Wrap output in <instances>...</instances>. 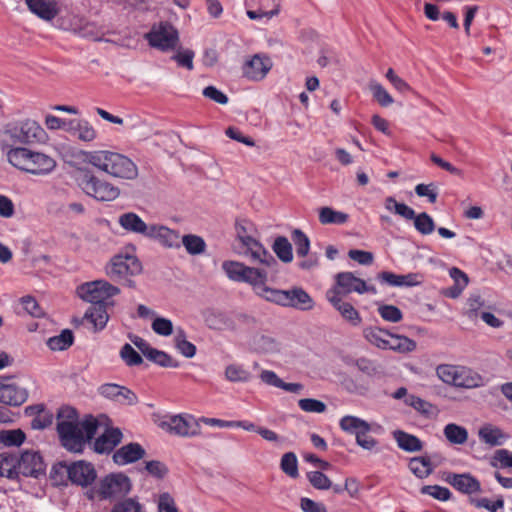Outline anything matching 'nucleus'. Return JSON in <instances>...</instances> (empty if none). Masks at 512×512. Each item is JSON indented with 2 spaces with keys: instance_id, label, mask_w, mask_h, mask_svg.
<instances>
[{
  "instance_id": "bf43d9fd",
  "label": "nucleus",
  "mask_w": 512,
  "mask_h": 512,
  "mask_svg": "<svg viewBox=\"0 0 512 512\" xmlns=\"http://www.w3.org/2000/svg\"><path fill=\"white\" fill-rule=\"evenodd\" d=\"M404 403L413 407L416 411L423 415H429L431 413L432 405L418 396L409 395L404 399Z\"/></svg>"
},
{
  "instance_id": "9b49d317",
  "label": "nucleus",
  "mask_w": 512,
  "mask_h": 512,
  "mask_svg": "<svg viewBox=\"0 0 512 512\" xmlns=\"http://www.w3.org/2000/svg\"><path fill=\"white\" fill-rule=\"evenodd\" d=\"M66 473L68 479L75 485L87 487L91 485L97 478V472L92 463L80 460L71 464L59 463L58 466L53 467L54 472Z\"/></svg>"
},
{
  "instance_id": "412c9836",
  "label": "nucleus",
  "mask_w": 512,
  "mask_h": 512,
  "mask_svg": "<svg viewBox=\"0 0 512 512\" xmlns=\"http://www.w3.org/2000/svg\"><path fill=\"white\" fill-rule=\"evenodd\" d=\"M147 238L153 239L168 249H178L181 247L180 234L163 225L151 224Z\"/></svg>"
},
{
  "instance_id": "680f3d73",
  "label": "nucleus",
  "mask_w": 512,
  "mask_h": 512,
  "mask_svg": "<svg viewBox=\"0 0 512 512\" xmlns=\"http://www.w3.org/2000/svg\"><path fill=\"white\" fill-rule=\"evenodd\" d=\"M147 473L157 479H163L168 474V467L161 461L151 460L145 463Z\"/></svg>"
},
{
  "instance_id": "f03ea898",
  "label": "nucleus",
  "mask_w": 512,
  "mask_h": 512,
  "mask_svg": "<svg viewBox=\"0 0 512 512\" xmlns=\"http://www.w3.org/2000/svg\"><path fill=\"white\" fill-rule=\"evenodd\" d=\"M57 420L61 444L72 452H82L85 444L97 433L98 421L89 415L80 422L77 411L72 407L61 408Z\"/></svg>"
},
{
  "instance_id": "f3484780",
  "label": "nucleus",
  "mask_w": 512,
  "mask_h": 512,
  "mask_svg": "<svg viewBox=\"0 0 512 512\" xmlns=\"http://www.w3.org/2000/svg\"><path fill=\"white\" fill-rule=\"evenodd\" d=\"M276 272L277 267L268 268L267 266H263L260 272V278L255 281L256 283L252 285V288L258 296L265 300L284 306V301L287 299L285 290L270 288L266 285L269 274Z\"/></svg>"
},
{
  "instance_id": "6ab92c4d",
  "label": "nucleus",
  "mask_w": 512,
  "mask_h": 512,
  "mask_svg": "<svg viewBox=\"0 0 512 512\" xmlns=\"http://www.w3.org/2000/svg\"><path fill=\"white\" fill-rule=\"evenodd\" d=\"M46 465L39 452L24 451L18 457V471L26 477H35L45 473Z\"/></svg>"
},
{
  "instance_id": "4468645a",
  "label": "nucleus",
  "mask_w": 512,
  "mask_h": 512,
  "mask_svg": "<svg viewBox=\"0 0 512 512\" xmlns=\"http://www.w3.org/2000/svg\"><path fill=\"white\" fill-rule=\"evenodd\" d=\"M238 241L246 249L245 254L254 263H259L268 268L278 267V261L267 251L264 246L254 237V233L239 238Z\"/></svg>"
},
{
  "instance_id": "13d9d810",
  "label": "nucleus",
  "mask_w": 512,
  "mask_h": 512,
  "mask_svg": "<svg viewBox=\"0 0 512 512\" xmlns=\"http://www.w3.org/2000/svg\"><path fill=\"white\" fill-rule=\"evenodd\" d=\"M151 328L156 334L161 336H170L174 331L172 321L159 316L154 318Z\"/></svg>"
},
{
  "instance_id": "b1692460",
  "label": "nucleus",
  "mask_w": 512,
  "mask_h": 512,
  "mask_svg": "<svg viewBox=\"0 0 512 512\" xmlns=\"http://www.w3.org/2000/svg\"><path fill=\"white\" fill-rule=\"evenodd\" d=\"M272 68L269 57L260 54L254 55L243 67V74L254 81L262 80Z\"/></svg>"
},
{
  "instance_id": "338daca9",
  "label": "nucleus",
  "mask_w": 512,
  "mask_h": 512,
  "mask_svg": "<svg viewBox=\"0 0 512 512\" xmlns=\"http://www.w3.org/2000/svg\"><path fill=\"white\" fill-rule=\"evenodd\" d=\"M23 309L33 317H41L43 315V310L39 306L38 302L35 298L31 296H24L20 300Z\"/></svg>"
},
{
  "instance_id": "8fccbe9b",
  "label": "nucleus",
  "mask_w": 512,
  "mask_h": 512,
  "mask_svg": "<svg viewBox=\"0 0 512 512\" xmlns=\"http://www.w3.org/2000/svg\"><path fill=\"white\" fill-rule=\"evenodd\" d=\"M281 470L289 477L295 479L299 476L297 456L293 452L283 454L280 461Z\"/></svg>"
},
{
  "instance_id": "e2e57ef3",
  "label": "nucleus",
  "mask_w": 512,
  "mask_h": 512,
  "mask_svg": "<svg viewBox=\"0 0 512 512\" xmlns=\"http://www.w3.org/2000/svg\"><path fill=\"white\" fill-rule=\"evenodd\" d=\"M111 512H142V506L137 500L126 498L117 502Z\"/></svg>"
},
{
  "instance_id": "c9c22d12",
  "label": "nucleus",
  "mask_w": 512,
  "mask_h": 512,
  "mask_svg": "<svg viewBox=\"0 0 512 512\" xmlns=\"http://www.w3.org/2000/svg\"><path fill=\"white\" fill-rule=\"evenodd\" d=\"M349 215L342 211L334 210L329 206L319 209V222L322 225H341L348 221Z\"/></svg>"
},
{
  "instance_id": "9d476101",
  "label": "nucleus",
  "mask_w": 512,
  "mask_h": 512,
  "mask_svg": "<svg viewBox=\"0 0 512 512\" xmlns=\"http://www.w3.org/2000/svg\"><path fill=\"white\" fill-rule=\"evenodd\" d=\"M132 483L123 473H111L99 481L100 500H114L126 496Z\"/></svg>"
},
{
  "instance_id": "774afa93",
  "label": "nucleus",
  "mask_w": 512,
  "mask_h": 512,
  "mask_svg": "<svg viewBox=\"0 0 512 512\" xmlns=\"http://www.w3.org/2000/svg\"><path fill=\"white\" fill-rule=\"evenodd\" d=\"M53 422V414L45 408L36 417L31 420L30 426L33 429H44L50 426Z\"/></svg>"
},
{
  "instance_id": "a18cd8bd",
  "label": "nucleus",
  "mask_w": 512,
  "mask_h": 512,
  "mask_svg": "<svg viewBox=\"0 0 512 512\" xmlns=\"http://www.w3.org/2000/svg\"><path fill=\"white\" fill-rule=\"evenodd\" d=\"M384 206L386 210L389 212H394L405 220H410L412 217H414V210L411 207L405 203L396 201V199L392 196H389L385 199Z\"/></svg>"
},
{
  "instance_id": "49530a36",
  "label": "nucleus",
  "mask_w": 512,
  "mask_h": 512,
  "mask_svg": "<svg viewBox=\"0 0 512 512\" xmlns=\"http://www.w3.org/2000/svg\"><path fill=\"white\" fill-rule=\"evenodd\" d=\"M369 90L371 91L374 100L382 107H388L393 104L394 100L389 92L378 82L370 81Z\"/></svg>"
},
{
  "instance_id": "dca6fc26",
  "label": "nucleus",
  "mask_w": 512,
  "mask_h": 512,
  "mask_svg": "<svg viewBox=\"0 0 512 512\" xmlns=\"http://www.w3.org/2000/svg\"><path fill=\"white\" fill-rule=\"evenodd\" d=\"M336 284L330 290H338L339 296L347 295L353 292L364 294L367 292L376 293L373 286H368L366 282L356 276L352 272H340L335 275Z\"/></svg>"
},
{
  "instance_id": "ea45409f",
  "label": "nucleus",
  "mask_w": 512,
  "mask_h": 512,
  "mask_svg": "<svg viewBox=\"0 0 512 512\" xmlns=\"http://www.w3.org/2000/svg\"><path fill=\"white\" fill-rule=\"evenodd\" d=\"M73 342V332L70 329H64L59 335L50 337L47 340V346L52 351H64L70 348Z\"/></svg>"
},
{
  "instance_id": "09e8293b",
  "label": "nucleus",
  "mask_w": 512,
  "mask_h": 512,
  "mask_svg": "<svg viewBox=\"0 0 512 512\" xmlns=\"http://www.w3.org/2000/svg\"><path fill=\"white\" fill-rule=\"evenodd\" d=\"M225 376L231 382H248L252 378L251 372L238 364L227 366Z\"/></svg>"
},
{
  "instance_id": "2eb2a0df",
  "label": "nucleus",
  "mask_w": 512,
  "mask_h": 512,
  "mask_svg": "<svg viewBox=\"0 0 512 512\" xmlns=\"http://www.w3.org/2000/svg\"><path fill=\"white\" fill-rule=\"evenodd\" d=\"M222 269L230 280L247 283L250 286L256 283L262 271V267H249L237 261H224Z\"/></svg>"
},
{
  "instance_id": "e433bc0d",
  "label": "nucleus",
  "mask_w": 512,
  "mask_h": 512,
  "mask_svg": "<svg viewBox=\"0 0 512 512\" xmlns=\"http://www.w3.org/2000/svg\"><path fill=\"white\" fill-rule=\"evenodd\" d=\"M443 434L447 441L453 445H463L468 440V431L465 427L449 423L443 429Z\"/></svg>"
},
{
  "instance_id": "c03bdc74",
  "label": "nucleus",
  "mask_w": 512,
  "mask_h": 512,
  "mask_svg": "<svg viewBox=\"0 0 512 512\" xmlns=\"http://www.w3.org/2000/svg\"><path fill=\"white\" fill-rule=\"evenodd\" d=\"M414 228L422 235H429L435 230L433 218L426 212L416 214L412 217Z\"/></svg>"
},
{
  "instance_id": "20e7f679",
  "label": "nucleus",
  "mask_w": 512,
  "mask_h": 512,
  "mask_svg": "<svg viewBox=\"0 0 512 512\" xmlns=\"http://www.w3.org/2000/svg\"><path fill=\"white\" fill-rule=\"evenodd\" d=\"M86 161L97 169L124 180L138 177L137 165L127 156L106 150L86 153Z\"/></svg>"
},
{
  "instance_id": "39448f33",
  "label": "nucleus",
  "mask_w": 512,
  "mask_h": 512,
  "mask_svg": "<svg viewBox=\"0 0 512 512\" xmlns=\"http://www.w3.org/2000/svg\"><path fill=\"white\" fill-rule=\"evenodd\" d=\"M3 135L11 146L41 144L47 139L41 125L30 118L10 121L4 126Z\"/></svg>"
},
{
  "instance_id": "a878e982",
  "label": "nucleus",
  "mask_w": 512,
  "mask_h": 512,
  "mask_svg": "<svg viewBox=\"0 0 512 512\" xmlns=\"http://www.w3.org/2000/svg\"><path fill=\"white\" fill-rule=\"evenodd\" d=\"M145 454V449L139 443L131 442L114 452L113 461L117 465L123 466L142 459Z\"/></svg>"
},
{
  "instance_id": "4be33fe9",
  "label": "nucleus",
  "mask_w": 512,
  "mask_h": 512,
  "mask_svg": "<svg viewBox=\"0 0 512 512\" xmlns=\"http://www.w3.org/2000/svg\"><path fill=\"white\" fill-rule=\"evenodd\" d=\"M328 301L341 314V316L353 326L361 323L358 311L348 302L342 300L338 290H328L326 293Z\"/></svg>"
},
{
  "instance_id": "393cba45",
  "label": "nucleus",
  "mask_w": 512,
  "mask_h": 512,
  "mask_svg": "<svg viewBox=\"0 0 512 512\" xmlns=\"http://www.w3.org/2000/svg\"><path fill=\"white\" fill-rule=\"evenodd\" d=\"M31 13L42 20L51 21L60 12L59 0H25Z\"/></svg>"
},
{
  "instance_id": "bb28decb",
  "label": "nucleus",
  "mask_w": 512,
  "mask_h": 512,
  "mask_svg": "<svg viewBox=\"0 0 512 512\" xmlns=\"http://www.w3.org/2000/svg\"><path fill=\"white\" fill-rule=\"evenodd\" d=\"M377 278L390 286L395 287H413L423 282V276L420 273H409L406 275H397L392 272L383 271L378 274Z\"/></svg>"
},
{
  "instance_id": "5fc2aeb1",
  "label": "nucleus",
  "mask_w": 512,
  "mask_h": 512,
  "mask_svg": "<svg viewBox=\"0 0 512 512\" xmlns=\"http://www.w3.org/2000/svg\"><path fill=\"white\" fill-rule=\"evenodd\" d=\"M310 484L318 490H328L332 487L330 479L320 471H310L307 473Z\"/></svg>"
},
{
  "instance_id": "603ef678",
  "label": "nucleus",
  "mask_w": 512,
  "mask_h": 512,
  "mask_svg": "<svg viewBox=\"0 0 512 512\" xmlns=\"http://www.w3.org/2000/svg\"><path fill=\"white\" fill-rule=\"evenodd\" d=\"M174 344L175 348L180 352H196L197 350L196 345L188 341L187 335L182 328L175 330Z\"/></svg>"
},
{
  "instance_id": "0e129e2a",
  "label": "nucleus",
  "mask_w": 512,
  "mask_h": 512,
  "mask_svg": "<svg viewBox=\"0 0 512 512\" xmlns=\"http://www.w3.org/2000/svg\"><path fill=\"white\" fill-rule=\"evenodd\" d=\"M498 462L502 468H511L512 453L507 449L496 450L491 460V466L498 467Z\"/></svg>"
},
{
  "instance_id": "4d7b16f0",
  "label": "nucleus",
  "mask_w": 512,
  "mask_h": 512,
  "mask_svg": "<svg viewBox=\"0 0 512 512\" xmlns=\"http://www.w3.org/2000/svg\"><path fill=\"white\" fill-rule=\"evenodd\" d=\"M421 493L430 495L435 499L447 501L451 498V492L448 488L439 485H426L421 488Z\"/></svg>"
},
{
  "instance_id": "7ed1b4c3",
  "label": "nucleus",
  "mask_w": 512,
  "mask_h": 512,
  "mask_svg": "<svg viewBox=\"0 0 512 512\" xmlns=\"http://www.w3.org/2000/svg\"><path fill=\"white\" fill-rule=\"evenodd\" d=\"M5 155L8 163L13 167L36 176L48 175L56 167L53 157L23 146H11Z\"/></svg>"
},
{
  "instance_id": "423d86ee",
  "label": "nucleus",
  "mask_w": 512,
  "mask_h": 512,
  "mask_svg": "<svg viewBox=\"0 0 512 512\" xmlns=\"http://www.w3.org/2000/svg\"><path fill=\"white\" fill-rule=\"evenodd\" d=\"M364 336L373 345L382 350H394L398 352H412L416 349V343L400 335L391 334L380 328H367Z\"/></svg>"
},
{
  "instance_id": "a19ab883",
  "label": "nucleus",
  "mask_w": 512,
  "mask_h": 512,
  "mask_svg": "<svg viewBox=\"0 0 512 512\" xmlns=\"http://www.w3.org/2000/svg\"><path fill=\"white\" fill-rule=\"evenodd\" d=\"M409 469L420 479L428 477L433 471L430 458L425 456L412 458L409 462Z\"/></svg>"
},
{
  "instance_id": "f8f14e48",
  "label": "nucleus",
  "mask_w": 512,
  "mask_h": 512,
  "mask_svg": "<svg viewBox=\"0 0 512 512\" xmlns=\"http://www.w3.org/2000/svg\"><path fill=\"white\" fill-rule=\"evenodd\" d=\"M150 46L161 51H168L176 48L179 42L178 31L168 22H160L152 26L145 34Z\"/></svg>"
},
{
  "instance_id": "72a5a7b5",
  "label": "nucleus",
  "mask_w": 512,
  "mask_h": 512,
  "mask_svg": "<svg viewBox=\"0 0 512 512\" xmlns=\"http://www.w3.org/2000/svg\"><path fill=\"white\" fill-rule=\"evenodd\" d=\"M393 438L397 442L398 447L404 451L418 452L423 448V443L418 437L402 430H395Z\"/></svg>"
},
{
  "instance_id": "f257e3e1",
  "label": "nucleus",
  "mask_w": 512,
  "mask_h": 512,
  "mask_svg": "<svg viewBox=\"0 0 512 512\" xmlns=\"http://www.w3.org/2000/svg\"><path fill=\"white\" fill-rule=\"evenodd\" d=\"M120 293V289L106 280H95L81 284L77 288L78 296L91 303L80 323L93 331L102 330L108 321L106 306L113 296Z\"/></svg>"
},
{
  "instance_id": "864d4df0",
  "label": "nucleus",
  "mask_w": 512,
  "mask_h": 512,
  "mask_svg": "<svg viewBox=\"0 0 512 512\" xmlns=\"http://www.w3.org/2000/svg\"><path fill=\"white\" fill-rule=\"evenodd\" d=\"M25 433L20 430H9L0 433V440L7 446H20L25 441Z\"/></svg>"
},
{
  "instance_id": "5701e85b",
  "label": "nucleus",
  "mask_w": 512,
  "mask_h": 512,
  "mask_svg": "<svg viewBox=\"0 0 512 512\" xmlns=\"http://www.w3.org/2000/svg\"><path fill=\"white\" fill-rule=\"evenodd\" d=\"M445 480L463 494L472 495L481 492L479 480L470 473H449Z\"/></svg>"
},
{
  "instance_id": "aec40b11",
  "label": "nucleus",
  "mask_w": 512,
  "mask_h": 512,
  "mask_svg": "<svg viewBox=\"0 0 512 512\" xmlns=\"http://www.w3.org/2000/svg\"><path fill=\"white\" fill-rule=\"evenodd\" d=\"M103 397L120 405H134L138 402L137 395L126 386L115 383H105L98 388Z\"/></svg>"
},
{
  "instance_id": "6e6552de",
  "label": "nucleus",
  "mask_w": 512,
  "mask_h": 512,
  "mask_svg": "<svg viewBox=\"0 0 512 512\" xmlns=\"http://www.w3.org/2000/svg\"><path fill=\"white\" fill-rule=\"evenodd\" d=\"M436 371L443 382L457 387L474 388L482 381L477 373L464 366L439 365Z\"/></svg>"
},
{
  "instance_id": "f704fd0d",
  "label": "nucleus",
  "mask_w": 512,
  "mask_h": 512,
  "mask_svg": "<svg viewBox=\"0 0 512 512\" xmlns=\"http://www.w3.org/2000/svg\"><path fill=\"white\" fill-rule=\"evenodd\" d=\"M19 475L18 456L11 453H0V477L16 479Z\"/></svg>"
},
{
  "instance_id": "37998d69",
  "label": "nucleus",
  "mask_w": 512,
  "mask_h": 512,
  "mask_svg": "<svg viewBox=\"0 0 512 512\" xmlns=\"http://www.w3.org/2000/svg\"><path fill=\"white\" fill-rule=\"evenodd\" d=\"M273 251L277 257L284 263H289L293 259L292 245L284 236H279L274 240Z\"/></svg>"
},
{
  "instance_id": "0eeeda50",
  "label": "nucleus",
  "mask_w": 512,
  "mask_h": 512,
  "mask_svg": "<svg viewBox=\"0 0 512 512\" xmlns=\"http://www.w3.org/2000/svg\"><path fill=\"white\" fill-rule=\"evenodd\" d=\"M78 185L86 195L97 201H113L120 194L118 187L96 177L90 171L82 172L78 179Z\"/></svg>"
},
{
  "instance_id": "58836bf2",
  "label": "nucleus",
  "mask_w": 512,
  "mask_h": 512,
  "mask_svg": "<svg viewBox=\"0 0 512 512\" xmlns=\"http://www.w3.org/2000/svg\"><path fill=\"white\" fill-rule=\"evenodd\" d=\"M340 428L350 434L356 435L360 431H370L371 426L365 420L352 415H346L340 419Z\"/></svg>"
},
{
  "instance_id": "3c124183",
  "label": "nucleus",
  "mask_w": 512,
  "mask_h": 512,
  "mask_svg": "<svg viewBox=\"0 0 512 512\" xmlns=\"http://www.w3.org/2000/svg\"><path fill=\"white\" fill-rule=\"evenodd\" d=\"M147 360L166 368H178L182 363L171 354H143Z\"/></svg>"
},
{
  "instance_id": "cd10ccee",
  "label": "nucleus",
  "mask_w": 512,
  "mask_h": 512,
  "mask_svg": "<svg viewBox=\"0 0 512 512\" xmlns=\"http://www.w3.org/2000/svg\"><path fill=\"white\" fill-rule=\"evenodd\" d=\"M119 225L127 232L148 237L151 225L146 224L139 215L134 212L123 213L118 218Z\"/></svg>"
},
{
  "instance_id": "c756f323",
  "label": "nucleus",
  "mask_w": 512,
  "mask_h": 512,
  "mask_svg": "<svg viewBox=\"0 0 512 512\" xmlns=\"http://www.w3.org/2000/svg\"><path fill=\"white\" fill-rule=\"evenodd\" d=\"M285 294L287 295V299L284 301L285 307L306 311L311 310L314 306L312 298L300 287L285 290Z\"/></svg>"
},
{
  "instance_id": "7c9ffc66",
  "label": "nucleus",
  "mask_w": 512,
  "mask_h": 512,
  "mask_svg": "<svg viewBox=\"0 0 512 512\" xmlns=\"http://www.w3.org/2000/svg\"><path fill=\"white\" fill-rule=\"evenodd\" d=\"M479 439L489 446H500L509 438L499 427L491 424L482 426L478 431Z\"/></svg>"
},
{
  "instance_id": "052dcab7",
  "label": "nucleus",
  "mask_w": 512,
  "mask_h": 512,
  "mask_svg": "<svg viewBox=\"0 0 512 512\" xmlns=\"http://www.w3.org/2000/svg\"><path fill=\"white\" fill-rule=\"evenodd\" d=\"M299 407L309 413H323L326 411V404L313 398H303L298 401Z\"/></svg>"
},
{
  "instance_id": "6e6d98bb",
  "label": "nucleus",
  "mask_w": 512,
  "mask_h": 512,
  "mask_svg": "<svg viewBox=\"0 0 512 512\" xmlns=\"http://www.w3.org/2000/svg\"><path fill=\"white\" fill-rule=\"evenodd\" d=\"M378 313L384 320L392 323L400 322L403 318L401 310L394 305H381Z\"/></svg>"
},
{
  "instance_id": "1a4fd4ad",
  "label": "nucleus",
  "mask_w": 512,
  "mask_h": 512,
  "mask_svg": "<svg viewBox=\"0 0 512 512\" xmlns=\"http://www.w3.org/2000/svg\"><path fill=\"white\" fill-rule=\"evenodd\" d=\"M142 265L136 256L133 255H116L110 263L105 267L106 275L115 282H121L126 277L140 274Z\"/></svg>"
},
{
  "instance_id": "de8ad7c7",
  "label": "nucleus",
  "mask_w": 512,
  "mask_h": 512,
  "mask_svg": "<svg viewBox=\"0 0 512 512\" xmlns=\"http://www.w3.org/2000/svg\"><path fill=\"white\" fill-rule=\"evenodd\" d=\"M292 241L296 248L298 257H306L310 250V240L300 229H294L291 234Z\"/></svg>"
},
{
  "instance_id": "79ce46f5",
  "label": "nucleus",
  "mask_w": 512,
  "mask_h": 512,
  "mask_svg": "<svg viewBox=\"0 0 512 512\" xmlns=\"http://www.w3.org/2000/svg\"><path fill=\"white\" fill-rule=\"evenodd\" d=\"M180 241L190 255H200L206 250L204 239L198 235L187 234L184 235Z\"/></svg>"
},
{
  "instance_id": "a211bd4d",
  "label": "nucleus",
  "mask_w": 512,
  "mask_h": 512,
  "mask_svg": "<svg viewBox=\"0 0 512 512\" xmlns=\"http://www.w3.org/2000/svg\"><path fill=\"white\" fill-rule=\"evenodd\" d=\"M276 272L277 267L268 268L267 266H263L260 272V278L255 281L256 283L252 285V288L258 296L265 300L284 306V301L287 299L285 290L270 288L266 285L269 274Z\"/></svg>"
},
{
  "instance_id": "2f4dec72",
  "label": "nucleus",
  "mask_w": 512,
  "mask_h": 512,
  "mask_svg": "<svg viewBox=\"0 0 512 512\" xmlns=\"http://www.w3.org/2000/svg\"><path fill=\"white\" fill-rule=\"evenodd\" d=\"M69 131L77 139L84 142H91L96 139L97 132L87 120H70Z\"/></svg>"
},
{
  "instance_id": "ddd939ff",
  "label": "nucleus",
  "mask_w": 512,
  "mask_h": 512,
  "mask_svg": "<svg viewBox=\"0 0 512 512\" xmlns=\"http://www.w3.org/2000/svg\"><path fill=\"white\" fill-rule=\"evenodd\" d=\"M161 427L180 437H195L201 434L199 421L192 415H174L163 421Z\"/></svg>"
},
{
  "instance_id": "473e14b6",
  "label": "nucleus",
  "mask_w": 512,
  "mask_h": 512,
  "mask_svg": "<svg viewBox=\"0 0 512 512\" xmlns=\"http://www.w3.org/2000/svg\"><path fill=\"white\" fill-rule=\"evenodd\" d=\"M260 379L267 385L283 389L290 393H300L303 390L302 384L286 383L280 379L275 372L270 370H263L260 374Z\"/></svg>"
},
{
  "instance_id": "c85d7f7f",
  "label": "nucleus",
  "mask_w": 512,
  "mask_h": 512,
  "mask_svg": "<svg viewBox=\"0 0 512 512\" xmlns=\"http://www.w3.org/2000/svg\"><path fill=\"white\" fill-rule=\"evenodd\" d=\"M123 434L119 428H107L95 440L94 450L97 453H109L121 442Z\"/></svg>"
},
{
  "instance_id": "69168bd1",
  "label": "nucleus",
  "mask_w": 512,
  "mask_h": 512,
  "mask_svg": "<svg viewBox=\"0 0 512 512\" xmlns=\"http://www.w3.org/2000/svg\"><path fill=\"white\" fill-rule=\"evenodd\" d=\"M471 503L477 508H484L490 512H497L498 509L503 508L504 500L500 497L495 501H491L488 498L471 499Z\"/></svg>"
},
{
  "instance_id": "4c0bfd02",
  "label": "nucleus",
  "mask_w": 512,
  "mask_h": 512,
  "mask_svg": "<svg viewBox=\"0 0 512 512\" xmlns=\"http://www.w3.org/2000/svg\"><path fill=\"white\" fill-rule=\"evenodd\" d=\"M343 361L348 365L356 366L361 372L369 376L382 373L381 366L376 365L365 357H360L355 360L350 354H346L343 356Z\"/></svg>"
}]
</instances>
